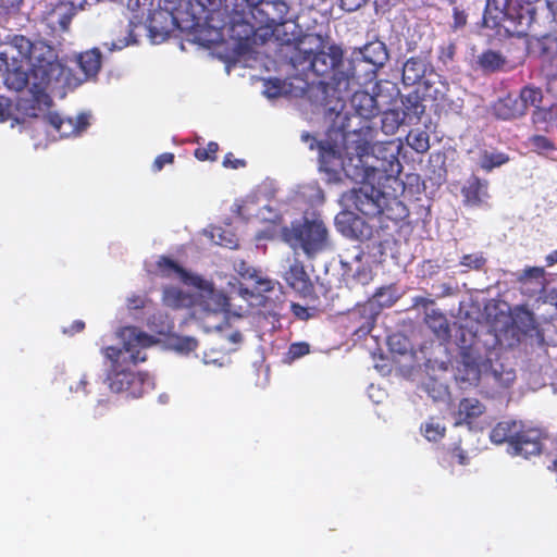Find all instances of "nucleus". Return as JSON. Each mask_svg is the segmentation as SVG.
Wrapping results in <instances>:
<instances>
[{"label":"nucleus","instance_id":"nucleus-1","mask_svg":"<svg viewBox=\"0 0 557 557\" xmlns=\"http://www.w3.org/2000/svg\"><path fill=\"white\" fill-rule=\"evenodd\" d=\"M78 64L84 78L73 77L59 60L55 50L44 40H30L15 35L0 44V75L4 85L22 91L16 103L0 97V123L10 121L11 127L21 125L24 129L44 132L55 138L81 134L89 125V115L63 117L50 111V92L60 87L74 88L84 79L94 77L101 65V53L97 48L82 53Z\"/></svg>","mask_w":557,"mask_h":557},{"label":"nucleus","instance_id":"nucleus-2","mask_svg":"<svg viewBox=\"0 0 557 557\" xmlns=\"http://www.w3.org/2000/svg\"><path fill=\"white\" fill-rule=\"evenodd\" d=\"M332 75L330 82H319L309 86L304 79L298 87L301 94L308 92L309 98L323 107L325 115L331 123L329 137L339 136L348 140L349 136L371 137V127L367 121L374 117L380 108L376 99L367 91H355L350 97V108L354 114L346 110V99L352 91L356 79L355 74L345 70L343 60Z\"/></svg>","mask_w":557,"mask_h":557},{"label":"nucleus","instance_id":"nucleus-3","mask_svg":"<svg viewBox=\"0 0 557 557\" xmlns=\"http://www.w3.org/2000/svg\"><path fill=\"white\" fill-rule=\"evenodd\" d=\"M273 36L281 42V54L292 67L308 78L329 76L341 64L343 51L318 34H302L298 24L283 18L269 26Z\"/></svg>","mask_w":557,"mask_h":557},{"label":"nucleus","instance_id":"nucleus-4","mask_svg":"<svg viewBox=\"0 0 557 557\" xmlns=\"http://www.w3.org/2000/svg\"><path fill=\"white\" fill-rule=\"evenodd\" d=\"M301 138L311 149L318 146L320 171L325 173L329 183L342 182L344 177L357 183L377 181L369 153L371 137L349 136L348 140H344L339 136H332L318 141L304 134Z\"/></svg>","mask_w":557,"mask_h":557},{"label":"nucleus","instance_id":"nucleus-5","mask_svg":"<svg viewBox=\"0 0 557 557\" xmlns=\"http://www.w3.org/2000/svg\"><path fill=\"white\" fill-rule=\"evenodd\" d=\"M119 337L123 343L122 348L109 346L103 350L110 361L107 381L111 391L125 392L137 398L152 389L154 384L148 374L135 373L131 366L145 361L147 356L144 349L154 342L151 336L136 327H124L120 331Z\"/></svg>","mask_w":557,"mask_h":557},{"label":"nucleus","instance_id":"nucleus-6","mask_svg":"<svg viewBox=\"0 0 557 557\" xmlns=\"http://www.w3.org/2000/svg\"><path fill=\"white\" fill-rule=\"evenodd\" d=\"M459 360L455 373L456 381L466 386L488 388L485 393L495 396L509 388L516 381V370L500 358H493V352L483 355L475 334L460 330Z\"/></svg>","mask_w":557,"mask_h":557},{"label":"nucleus","instance_id":"nucleus-7","mask_svg":"<svg viewBox=\"0 0 557 557\" xmlns=\"http://www.w3.org/2000/svg\"><path fill=\"white\" fill-rule=\"evenodd\" d=\"M158 272L168 277L183 282L188 288L195 289V311L194 314L208 318H224L230 298L222 292L216 290L212 283L187 273L174 261L162 257L157 262Z\"/></svg>","mask_w":557,"mask_h":557},{"label":"nucleus","instance_id":"nucleus-8","mask_svg":"<svg viewBox=\"0 0 557 557\" xmlns=\"http://www.w3.org/2000/svg\"><path fill=\"white\" fill-rule=\"evenodd\" d=\"M283 236L292 248H300L310 258L332 247L329 230L323 220L314 214L285 227Z\"/></svg>","mask_w":557,"mask_h":557},{"label":"nucleus","instance_id":"nucleus-9","mask_svg":"<svg viewBox=\"0 0 557 557\" xmlns=\"http://www.w3.org/2000/svg\"><path fill=\"white\" fill-rule=\"evenodd\" d=\"M495 444L508 443V453L513 456L529 458L537 455L542 449L541 432L535 429L524 430L523 424L517 421L499 422L490 434Z\"/></svg>","mask_w":557,"mask_h":557},{"label":"nucleus","instance_id":"nucleus-10","mask_svg":"<svg viewBox=\"0 0 557 557\" xmlns=\"http://www.w3.org/2000/svg\"><path fill=\"white\" fill-rule=\"evenodd\" d=\"M375 182L376 181H369L361 183L359 188H354L344 196V201L355 207L364 215H380L387 208L389 196L374 186Z\"/></svg>","mask_w":557,"mask_h":557},{"label":"nucleus","instance_id":"nucleus-11","mask_svg":"<svg viewBox=\"0 0 557 557\" xmlns=\"http://www.w3.org/2000/svg\"><path fill=\"white\" fill-rule=\"evenodd\" d=\"M401 149V143L387 141L375 144L371 147L372 171L380 184L382 180L395 177L401 171V164L398 154Z\"/></svg>","mask_w":557,"mask_h":557},{"label":"nucleus","instance_id":"nucleus-12","mask_svg":"<svg viewBox=\"0 0 557 557\" xmlns=\"http://www.w3.org/2000/svg\"><path fill=\"white\" fill-rule=\"evenodd\" d=\"M275 193L276 188L273 182H263L252 194L247 196L244 205L239 208V213L244 216L256 215L263 221L275 222L278 215L270 205Z\"/></svg>","mask_w":557,"mask_h":557},{"label":"nucleus","instance_id":"nucleus-13","mask_svg":"<svg viewBox=\"0 0 557 557\" xmlns=\"http://www.w3.org/2000/svg\"><path fill=\"white\" fill-rule=\"evenodd\" d=\"M234 271L244 280L251 282V286L253 288L252 292H249L248 288H243L242 285L237 284L236 280L234 283L232 281L228 282V285L232 287V293H237L243 298H246L248 295L253 293H265L274 289L276 282L270 280L269 277L262 275V273L250 267L244 260H236L234 262Z\"/></svg>","mask_w":557,"mask_h":557},{"label":"nucleus","instance_id":"nucleus-14","mask_svg":"<svg viewBox=\"0 0 557 557\" xmlns=\"http://www.w3.org/2000/svg\"><path fill=\"white\" fill-rule=\"evenodd\" d=\"M405 111L388 110L381 116V129L387 135H394L399 126L405 122L406 116L420 119L424 113L425 107L419 101L418 97H407L404 101Z\"/></svg>","mask_w":557,"mask_h":557},{"label":"nucleus","instance_id":"nucleus-15","mask_svg":"<svg viewBox=\"0 0 557 557\" xmlns=\"http://www.w3.org/2000/svg\"><path fill=\"white\" fill-rule=\"evenodd\" d=\"M364 252L359 246H352L339 255L343 275L352 277L366 285L372 280L371 270L363 262Z\"/></svg>","mask_w":557,"mask_h":557},{"label":"nucleus","instance_id":"nucleus-16","mask_svg":"<svg viewBox=\"0 0 557 557\" xmlns=\"http://www.w3.org/2000/svg\"><path fill=\"white\" fill-rule=\"evenodd\" d=\"M147 28L152 44L163 42L177 26L176 17L164 9H148Z\"/></svg>","mask_w":557,"mask_h":557},{"label":"nucleus","instance_id":"nucleus-17","mask_svg":"<svg viewBox=\"0 0 557 557\" xmlns=\"http://www.w3.org/2000/svg\"><path fill=\"white\" fill-rule=\"evenodd\" d=\"M288 5L282 0L264 1L257 12H252V16L259 20L260 24L270 26L278 23L286 17Z\"/></svg>","mask_w":557,"mask_h":557},{"label":"nucleus","instance_id":"nucleus-18","mask_svg":"<svg viewBox=\"0 0 557 557\" xmlns=\"http://www.w3.org/2000/svg\"><path fill=\"white\" fill-rule=\"evenodd\" d=\"M388 59L386 46L382 41H372L355 53V60H362L375 67L383 66Z\"/></svg>","mask_w":557,"mask_h":557},{"label":"nucleus","instance_id":"nucleus-19","mask_svg":"<svg viewBox=\"0 0 557 557\" xmlns=\"http://www.w3.org/2000/svg\"><path fill=\"white\" fill-rule=\"evenodd\" d=\"M429 69L426 57H412L403 66V82L406 85H416L425 76Z\"/></svg>","mask_w":557,"mask_h":557},{"label":"nucleus","instance_id":"nucleus-20","mask_svg":"<svg viewBox=\"0 0 557 557\" xmlns=\"http://www.w3.org/2000/svg\"><path fill=\"white\" fill-rule=\"evenodd\" d=\"M488 186L486 181L473 177L462 188L465 201L469 206L478 207L486 203L488 198Z\"/></svg>","mask_w":557,"mask_h":557},{"label":"nucleus","instance_id":"nucleus-21","mask_svg":"<svg viewBox=\"0 0 557 557\" xmlns=\"http://www.w3.org/2000/svg\"><path fill=\"white\" fill-rule=\"evenodd\" d=\"M335 222L345 236L355 238L364 236V221L351 212H341L336 215Z\"/></svg>","mask_w":557,"mask_h":557},{"label":"nucleus","instance_id":"nucleus-22","mask_svg":"<svg viewBox=\"0 0 557 557\" xmlns=\"http://www.w3.org/2000/svg\"><path fill=\"white\" fill-rule=\"evenodd\" d=\"M163 301L172 308L193 307L195 309V289L185 290L175 286H168L163 292Z\"/></svg>","mask_w":557,"mask_h":557},{"label":"nucleus","instance_id":"nucleus-23","mask_svg":"<svg viewBox=\"0 0 557 557\" xmlns=\"http://www.w3.org/2000/svg\"><path fill=\"white\" fill-rule=\"evenodd\" d=\"M476 63L484 73L508 71L510 66L506 58L494 50H486L478 55Z\"/></svg>","mask_w":557,"mask_h":557},{"label":"nucleus","instance_id":"nucleus-24","mask_svg":"<svg viewBox=\"0 0 557 557\" xmlns=\"http://www.w3.org/2000/svg\"><path fill=\"white\" fill-rule=\"evenodd\" d=\"M484 412V406L475 398H463L458 406L455 425L471 424V420Z\"/></svg>","mask_w":557,"mask_h":557},{"label":"nucleus","instance_id":"nucleus-25","mask_svg":"<svg viewBox=\"0 0 557 557\" xmlns=\"http://www.w3.org/2000/svg\"><path fill=\"white\" fill-rule=\"evenodd\" d=\"M284 277L288 285L298 292H306L309 288V276L304 264L297 259L290 262Z\"/></svg>","mask_w":557,"mask_h":557},{"label":"nucleus","instance_id":"nucleus-26","mask_svg":"<svg viewBox=\"0 0 557 557\" xmlns=\"http://www.w3.org/2000/svg\"><path fill=\"white\" fill-rule=\"evenodd\" d=\"M496 115L503 120L515 119L524 115L523 104H521L520 97L508 95L499 99L495 104Z\"/></svg>","mask_w":557,"mask_h":557},{"label":"nucleus","instance_id":"nucleus-27","mask_svg":"<svg viewBox=\"0 0 557 557\" xmlns=\"http://www.w3.org/2000/svg\"><path fill=\"white\" fill-rule=\"evenodd\" d=\"M521 104H523V111L527 112L528 108H534V110H543L548 98L542 92V89L533 85L524 86L519 94Z\"/></svg>","mask_w":557,"mask_h":557},{"label":"nucleus","instance_id":"nucleus-28","mask_svg":"<svg viewBox=\"0 0 557 557\" xmlns=\"http://www.w3.org/2000/svg\"><path fill=\"white\" fill-rule=\"evenodd\" d=\"M533 123L547 131L557 129V101L550 102L543 110H534L532 115Z\"/></svg>","mask_w":557,"mask_h":557},{"label":"nucleus","instance_id":"nucleus-29","mask_svg":"<svg viewBox=\"0 0 557 557\" xmlns=\"http://www.w3.org/2000/svg\"><path fill=\"white\" fill-rule=\"evenodd\" d=\"M424 321L438 339L446 341L450 336L449 324L443 313L431 309L425 312Z\"/></svg>","mask_w":557,"mask_h":557},{"label":"nucleus","instance_id":"nucleus-30","mask_svg":"<svg viewBox=\"0 0 557 557\" xmlns=\"http://www.w3.org/2000/svg\"><path fill=\"white\" fill-rule=\"evenodd\" d=\"M406 143L418 153H424L430 149V136L426 131L420 128L410 131Z\"/></svg>","mask_w":557,"mask_h":557},{"label":"nucleus","instance_id":"nucleus-31","mask_svg":"<svg viewBox=\"0 0 557 557\" xmlns=\"http://www.w3.org/2000/svg\"><path fill=\"white\" fill-rule=\"evenodd\" d=\"M298 196L312 207L321 205L324 200L323 191L315 183L300 186Z\"/></svg>","mask_w":557,"mask_h":557},{"label":"nucleus","instance_id":"nucleus-32","mask_svg":"<svg viewBox=\"0 0 557 557\" xmlns=\"http://www.w3.org/2000/svg\"><path fill=\"white\" fill-rule=\"evenodd\" d=\"M507 161L508 158L504 153L495 150H484L479 158L480 166L487 171H491L496 166H500Z\"/></svg>","mask_w":557,"mask_h":557},{"label":"nucleus","instance_id":"nucleus-33","mask_svg":"<svg viewBox=\"0 0 557 557\" xmlns=\"http://www.w3.org/2000/svg\"><path fill=\"white\" fill-rule=\"evenodd\" d=\"M422 388L435 401L444 400L448 396L447 386L433 377H429Z\"/></svg>","mask_w":557,"mask_h":557},{"label":"nucleus","instance_id":"nucleus-34","mask_svg":"<svg viewBox=\"0 0 557 557\" xmlns=\"http://www.w3.org/2000/svg\"><path fill=\"white\" fill-rule=\"evenodd\" d=\"M210 235L212 242L216 245L224 246L231 249L237 247V238L228 231H225L221 227H214L211 231Z\"/></svg>","mask_w":557,"mask_h":557},{"label":"nucleus","instance_id":"nucleus-35","mask_svg":"<svg viewBox=\"0 0 557 557\" xmlns=\"http://www.w3.org/2000/svg\"><path fill=\"white\" fill-rule=\"evenodd\" d=\"M422 432L428 441H434L444 436L445 426L436 419L432 418L422 426Z\"/></svg>","mask_w":557,"mask_h":557},{"label":"nucleus","instance_id":"nucleus-36","mask_svg":"<svg viewBox=\"0 0 557 557\" xmlns=\"http://www.w3.org/2000/svg\"><path fill=\"white\" fill-rule=\"evenodd\" d=\"M133 25H134V22L131 20L126 27V30H125L127 34L126 37L114 39L110 44L106 42V46H108V49L110 51L121 50L129 45L137 42L136 37L133 34Z\"/></svg>","mask_w":557,"mask_h":557},{"label":"nucleus","instance_id":"nucleus-37","mask_svg":"<svg viewBox=\"0 0 557 557\" xmlns=\"http://www.w3.org/2000/svg\"><path fill=\"white\" fill-rule=\"evenodd\" d=\"M287 92L288 89L286 84L280 79L269 81L264 85L263 95L269 99L277 98Z\"/></svg>","mask_w":557,"mask_h":557},{"label":"nucleus","instance_id":"nucleus-38","mask_svg":"<svg viewBox=\"0 0 557 557\" xmlns=\"http://www.w3.org/2000/svg\"><path fill=\"white\" fill-rule=\"evenodd\" d=\"M485 262L486 260L483 257V255L480 252H475L462 256L460 260V265L466 268V271L481 270L484 267Z\"/></svg>","mask_w":557,"mask_h":557},{"label":"nucleus","instance_id":"nucleus-39","mask_svg":"<svg viewBox=\"0 0 557 557\" xmlns=\"http://www.w3.org/2000/svg\"><path fill=\"white\" fill-rule=\"evenodd\" d=\"M172 347L181 354H188L197 347V341L194 337H177L173 341Z\"/></svg>","mask_w":557,"mask_h":557},{"label":"nucleus","instance_id":"nucleus-40","mask_svg":"<svg viewBox=\"0 0 557 557\" xmlns=\"http://www.w3.org/2000/svg\"><path fill=\"white\" fill-rule=\"evenodd\" d=\"M253 28L248 23H236L231 27V36L239 41L249 40Z\"/></svg>","mask_w":557,"mask_h":557},{"label":"nucleus","instance_id":"nucleus-41","mask_svg":"<svg viewBox=\"0 0 557 557\" xmlns=\"http://www.w3.org/2000/svg\"><path fill=\"white\" fill-rule=\"evenodd\" d=\"M550 57H552L554 70L552 72L546 73V76H547L546 92H547V97L550 96L557 100V60L554 55H550Z\"/></svg>","mask_w":557,"mask_h":557},{"label":"nucleus","instance_id":"nucleus-42","mask_svg":"<svg viewBox=\"0 0 557 557\" xmlns=\"http://www.w3.org/2000/svg\"><path fill=\"white\" fill-rule=\"evenodd\" d=\"M309 351H310V346L308 343H305V342L294 343L288 348L287 359L289 361H294V360L301 358L305 355L309 354Z\"/></svg>","mask_w":557,"mask_h":557},{"label":"nucleus","instance_id":"nucleus-43","mask_svg":"<svg viewBox=\"0 0 557 557\" xmlns=\"http://www.w3.org/2000/svg\"><path fill=\"white\" fill-rule=\"evenodd\" d=\"M544 275H545V270L543 268H540V267H530V268H525L519 275H518V281L523 283V282H527L529 280H535V281H539V280H543L544 278Z\"/></svg>","mask_w":557,"mask_h":557},{"label":"nucleus","instance_id":"nucleus-44","mask_svg":"<svg viewBox=\"0 0 557 557\" xmlns=\"http://www.w3.org/2000/svg\"><path fill=\"white\" fill-rule=\"evenodd\" d=\"M218 149V144L214 141H210L206 148H197L195 150V157L201 161L213 160Z\"/></svg>","mask_w":557,"mask_h":557},{"label":"nucleus","instance_id":"nucleus-45","mask_svg":"<svg viewBox=\"0 0 557 557\" xmlns=\"http://www.w3.org/2000/svg\"><path fill=\"white\" fill-rule=\"evenodd\" d=\"M531 146L539 151H547L554 149V145L544 136H533L530 138Z\"/></svg>","mask_w":557,"mask_h":557},{"label":"nucleus","instance_id":"nucleus-46","mask_svg":"<svg viewBox=\"0 0 557 557\" xmlns=\"http://www.w3.org/2000/svg\"><path fill=\"white\" fill-rule=\"evenodd\" d=\"M152 2H149V0H128L127 8L135 12L139 11L141 13V17L144 16L145 12L148 13V9H151Z\"/></svg>","mask_w":557,"mask_h":557},{"label":"nucleus","instance_id":"nucleus-47","mask_svg":"<svg viewBox=\"0 0 557 557\" xmlns=\"http://www.w3.org/2000/svg\"><path fill=\"white\" fill-rule=\"evenodd\" d=\"M173 160H174V156L172 153H169V152L162 153L156 158V160L152 164V169H153V171L159 172L163 169V166L165 164L172 163Z\"/></svg>","mask_w":557,"mask_h":557},{"label":"nucleus","instance_id":"nucleus-48","mask_svg":"<svg viewBox=\"0 0 557 557\" xmlns=\"http://www.w3.org/2000/svg\"><path fill=\"white\" fill-rule=\"evenodd\" d=\"M543 49L546 52V57L554 55L557 60V36L545 38Z\"/></svg>","mask_w":557,"mask_h":557},{"label":"nucleus","instance_id":"nucleus-49","mask_svg":"<svg viewBox=\"0 0 557 557\" xmlns=\"http://www.w3.org/2000/svg\"><path fill=\"white\" fill-rule=\"evenodd\" d=\"M367 0H339V7L347 11V12H354L361 8Z\"/></svg>","mask_w":557,"mask_h":557},{"label":"nucleus","instance_id":"nucleus-50","mask_svg":"<svg viewBox=\"0 0 557 557\" xmlns=\"http://www.w3.org/2000/svg\"><path fill=\"white\" fill-rule=\"evenodd\" d=\"M382 297H383L382 293L375 294L373 299L370 300L367 305L363 306V311L369 310L371 312V317H373L375 314L374 313V309H375L376 305L389 306V304L382 301Z\"/></svg>","mask_w":557,"mask_h":557},{"label":"nucleus","instance_id":"nucleus-51","mask_svg":"<svg viewBox=\"0 0 557 557\" xmlns=\"http://www.w3.org/2000/svg\"><path fill=\"white\" fill-rule=\"evenodd\" d=\"M456 52V46L453 42H449L446 46H443L441 48V54L440 59L446 63L448 61H451Z\"/></svg>","mask_w":557,"mask_h":557},{"label":"nucleus","instance_id":"nucleus-52","mask_svg":"<svg viewBox=\"0 0 557 557\" xmlns=\"http://www.w3.org/2000/svg\"><path fill=\"white\" fill-rule=\"evenodd\" d=\"M198 4L206 11L215 12L220 9L222 0H197Z\"/></svg>","mask_w":557,"mask_h":557},{"label":"nucleus","instance_id":"nucleus-53","mask_svg":"<svg viewBox=\"0 0 557 557\" xmlns=\"http://www.w3.org/2000/svg\"><path fill=\"white\" fill-rule=\"evenodd\" d=\"M467 24V15L463 11H459L458 9L454 10V23L453 27L455 29H459Z\"/></svg>","mask_w":557,"mask_h":557},{"label":"nucleus","instance_id":"nucleus-54","mask_svg":"<svg viewBox=\"0 0 557 557\" xmlns=\"http://www.w3.org/2000/svg\"><path fill=\"white\" fill-rule=\"evenodd\" d=\"M293 313L299 318L300 320H307L310 317L309 310L300 305L292 304L290 305Z\"/></svg>","mask_w":557,"mask_h":557},{"label":"nucleus","instance_id":"nucleus-55","mask_svg":"<svg viewBox=\"0 0 557 557\" xmlns=\"http://www.w3.org/2000/svg\"><path fill=\"white\" fill-rule=\"evenodd\" d=\"M128 309H139L145 307V298L141 296L133 295L127 298Z\"/></svg>","mask_w":557,"mask_h":557},{"label":"nucleus","instance_id":"nucleus-56","mask_svg":"<svg viewBox=\"0 0 557 557\" xmlns=\"http://www.w3.org/2000/svg\"><path fill=\"white\" fill-rule=\"evenodd\" d=\"M223 165L225 168H233V169H237L239 166H244L245 165V162L243 160H239V159H236V160H233L232 159V154H227L225 158H224V161H223Z\"/></svg>","mask_w":557,"mask_h":557},{"label":"nucleus","instance_id":"nucleus-57","mask_svg":"<svg viewBox=\"0 0 557 557\" xmlns=\"http://www.w3.org/2000/svg\"><path fill=\"white\" fill-rule=\"evenodd\" d=\"M430 305H433V300H431L429 298H424V297H416L414 298V306L416 307H422L426 311H429L428 309H429Z\"/></svg>","mask_w":557,"mask_h":557},{"label":"nucleus","instance_id":"nucleus-58","mask_svg":"<svg viewBox=\"0 0 557 557\" xmlns=\"http://www.w3.org/2000/svg\"><path fill=\"white\" fill-rule=\"evenodd\" d=\"M172 329V324L169 321H162L160 325L156 326V331L159 334H164Z\"/></svg>","mask_w":557,"mask_h":557},{"label":"nucleus","instance_id":"nucleus-59","mask_svg":"<svg viewBox=\"0 0 557 557\" xmlns=\"http://www.w3.org/2000/svg\"><path fill=\"white\" fill-rule=\"evenodd\" d=\"M70 21H71V17L65 15V14L58 16V22H59L60 27H61L62 30H66L67 29Z\"/></svg>","mask_w":557,"mask_h":557},{"label":"nucleus","instance_id":"nucleus-60","mask_svg":"<svg viewBox=\"0 0 557 557\" xmlns=\"http://www.w3.org/2000/svg\"><path fill=\"white\" fill-rule=\"evenodd\" d=\"M252 12H257L258 8L262 5L265 0H245Z\"/></svg>","mask_w":557,"mask_h":557},{"label":"nucleus","instance_id":"nucleus-61","mask_svg":"<svg viewBox=\"0 0 557 557\" xmlns=\"http://www.w3.org/2000/svg\"><path fill=\"white\" fill-rule=\"evenodd\" d=\"M224 359L225 358H222V359H211L208 356H205L203 362H205V364H216L219 367H223L225 364Z\"/></svg>","mask_w":557,"mask_h":557},{"label":"nucleus","instance_id":"nucleus-62","mask_svg":"<svg viewBox=\"0 0 557 557\" xmlns=\"http://www.w3.org/2000/svg\"><path fill=\"white\" fill-rule=\"evenodd\" d=\"M242 338H243L242 333H239V332H237V331H236V332L231 333V334H230V336H228L230 342H232L233 344H238V343H240V342H242Z\"/></svg>","mask_w":557,"mask_h":557},{"label":"nucleus","instance_id":"nucleus-63","mask_svg":"<svg viewBox=\"0 0 557 557\" xmlns=\"http://www.w3.org/2000/svg\"><path fill=\"white\" fill-rule=\"evenodd\" d=\"M547 265H553L557 262V250L546 256Z\"/></svg>","mask_w":557,"mask_h":557},{"label":"nucleus","instance_id":"nucleus-64","mask_svg":"<svg viewBox=\"0 0 557 557\" xmlns=\"http://www.w3.org/2000/svg\"><path fill=\"white\" fill-rule=\"evenodd\" d=\"M84 325H85V324H84V322H82V321H76V322H74V323H73V325H72V329H71V332H70V333H71V334H74V333H76V332L82 331V330L84 329Z\"/></svg>","mask_w":557,"mask_h":557}]
</instances>
